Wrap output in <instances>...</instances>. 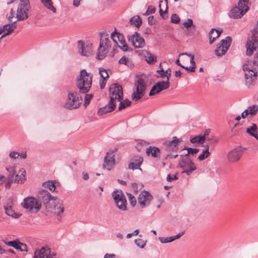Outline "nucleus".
<instances>
[{
  "label": "nucleus",
  "mask_w": 258,
  "mask_h": 258,
  "mask_svg": "<svg viewBox=\"0 0 258 258\" xmlns=\"http://www.w3.org/2000/svg\"><path fill=\"white\" fill-rule=\"evenodd\" d=\"M92 83V75L83 69L81 71L76 79V84L81 93L86 94L89 92Z\"/></svg>",
  "instance_id": "f257e3e1"
},
{
  "label": "nucleus",
  "mask_w": 258,
  "mask_h": 258,
  "mask_svg": "<svg viewBox=\"0 0 258 258\" xmlns=\"http://www.w3.org/2000/svg\"><path fill=\"white\" fill-rule=\"evenodd\" d=\"M111 41L108 35L106 32L100 34L99 47L97 50L96 58L99 60L103 59L108 52V48L111 47Z\"/></svg>",
  "instance_id": "f03ea898"
},
{
  "label": "nucleus",
  "mask_w": 258,
  "mask_h": 258,
  "mask_svg": "<svg viewBox=\"0 0 258 258\" xmlns=\"http://www.w3.org/2000/svg\"><path fill=\"white\" fill-rule=\"evenodd\" d=\"M68 97L63 104V107L70 110L75 109L79 108L82 103V99L78 96L76 92L67 91Z\"/></svg>",
  "instance_id": "7ed1b4c3"
},
{
  "label": "nucleus",
  "mask_w": 258,
  "mask_h": 258,
  "mask_svg": "<svg viewBox=\"0 0 258 258\" xmlns=\"http://www.w3.org/2000/svg\"><path fill=\"white\" fill-rule=\"evenodd\" d=\"M251 36L250 39H248L246 43V53L247 55H251L253 51L255 50L258 46V20L255 27L251 31Z\"/></svg>",
  "instance_id": "20e7f679"
},
{
  "label": "nucleus",
  "mask_w": 258,
  "mask_h": 258,
  "mask_svg": "<svg viewBox=\"0 0 258 258\" xmlns=\"http://www.w3.org/2000/svg\"><path fill=\"white\" fill-rule=\"evenodd\" d=\"M146 85L143 79L137 77L135 79V89L132 94V99L137 101L145 95Z\"/></svg>",
  "instance_id": "39448f33"
},
{
  "label": "nucleus",
  "mask_w": 258,
  "mask_h": 258,
  "mask_svg": "<svg viewBox=\"0 0 258 258\" xmlns=\"http://www.w3.org/2000/svg\"><path fill=\"white\" fill-rule=\"evenodd\" d=\"M243 71L244 72L245 83L248 88L252 86L257 79V70L256 68H250L246 63L243 65Z\"/></svg>",
  "instance_id": "423d86ee"
},
{
  "label": "nucleus",
  "mask_w": 258,
  "mask_h": 258,
  "mask_svg": "<svg viewBox=\"0 0 258 258\" xmlns=\"http://www.w3.org/2000/svg\"><path fill=\"white\" fill-rule=\"evenodd\" d=\"M30 8L29 0H21L17 8L16 17L17 21H24L29 17Z\"/></svg>",
  "instance_id": "0eeeda50"
},
{
  "label": "nucleus",
  "mask_w": 258,
  "mask_h": 258,
  "mask_svg": "<svg viewBox=\"0 0 258 258\" xmlns=\"http://www.w3.org/2000/svg\"><path fill=\"white\" fill-rule=\"evenodd\" d=\"M110 101L116 104V102L120 101L123 99L122 88L118 84H112L109 89Z\"/></svg>",
  "instance_id": "6e6552de"
},
{
  "label": "nucleus",
  "mask_w": 258,
  "mask_h": 258,
  "mask_svg": "<svg viewBox=\"0 0 258 258\" xmlns=\"http://www.w3.org/2000/svg\"><path fill=\"white\" fill-rule=\"evenodd\" d=\"M180 157L181 159L179 161L178 165L183 170L182 173H185L189 175L197 169V167L189 158L184 157L182 155Z\"/></svg>",
  "instance_id": "1a4fd4ad"
},
{
  "label": "nucleus",
  "mask_w": 258,
  "mask_h": 258,
  "mask_svg": "<svg viewBox=\"0 0 258 258\" xmlns=\"http://www.w3.org/2000/svg\"><path fill=\"white\" fill-rule=\"evenodd\" d=\"M22 206L32 213H37L41 209V203L33 197H28L21 203Z\"/></svg>",
  "instance_id": "9d476101"
},
{
  "label": "nucleus",
  "mask_w": 258,
  "mask_h": 258,
  "mask_svg": "<svg viewBox=\"0 0 258 258\" xmlns=\"http://www.w3.org/2000/svg\"><path fill=\"white\" fill-rule=\"evenodd\" d=\"M112 196L117 207L124 211L127 210V201L125 196L121 190H116L112 193Z\"/></svg>",
  "instance_id": "9b49d317"
},
{
  "label": "nucleus",
  "mask_w": 258,
  "mask_h": 258,
  "mask_svg": "<svg viewBox=\"0 0 258 258\" xmlns=\"http://www.w3.org/2000/svg\"><path fill=\"white\" fill-rule=\"evenodd\" d=\"M117 148H114L113 150H110L107 152L106 156L104 158V162L103 166L104 168L108 170H110L115 165V154L117 151Z\"/></svg>",
  "instance_id": "f8f14e48"
},
{
  "label": "nucleus",
  "mask_w": 258,
  "mask_h": 258,
  "mask_svg": "<svg viewBox=\"0 0 258 258\" xmlns=\"http://www.w3.org/2000/svg\"><path fill=\"white\" fill-rule=\"evenodd\" d=\"M36 199L39 203H43L47 208H50L49 202L51 200H55V198L52 197L47 190L42 189L38 192Z\"/></svg>",
  "instance_id": "ddd939ff"
},
{
  "label": "nucleus",
  "mask_w": 258,
  "mask_h": 258,
  "mask_svg": "<svg viewBox=\"0 0 258 258\" xmlns=\"http://www.w3.org/2000/svg\"><path fill=\"white\" fill-rule=\"evenodd\" d=\"M110 37L113 41L116 44H117L118 42H119L121 44V46H118L123 51H127L130 50L128 47L124 39L123 34L117 32L116 29L113 32L111 33Z\"/></svg>",
  "instance_id": "4468645a"
},
{
  "label": "nucleus",
  "mask_w": 258,
  "mask_h": 258,
  "mask_svg": "<svg viewBox=\"0 0 258 258\" xmlns=\"http://www.w3.org/2000/svg\"><path fill=\"white\" fill-rule=\"evenodd\" d=\"M153 199V197L148 191L143 190L139 195L138 202L142 209L149 205Z\"/></svg>",
  "instance_id": "2eb2a0df"
},
{
  "label": "nucleus",
  "mask_w": 258,
  "mask_h": 258,
  "mask_svg": "<svg viewBox=\"0 0 258 258\" xmlns=\"http://www.w3.org/2000/svg\"><path fill=\"white\" fill-rule=\"evenodd\" d=\"M243 155V151L240 147L235 148L229 151L227 155L228 161L230 163L238 162Z\"/></svg>",
  "instance_id": "dca6fc26"
},
{
  "label": "nucleus",
  "mask_w": 258,
  "mask_h": 258,
  "mask_svg": "<svg viewBox=\"0 0 258 258\" xmlns=\"http://www.w3.org/2000/svg\"><path fill=\"white\" fill-rule=\"evenodd\" d=\"M127 38L136 48H143L145 45L144 39L137 32H135L132 36H128Z\"/></svg>",
  "instance_id": "f3484780"
},
{
  "label": "nucleus",
  "mask_w": 258,
  "mask_h": 258,
  "mask_svg": "<svg viewBox=\"0 0 258 258\" xmlns=\"http://www.w3.org/2000/svg\"><path fill=\"white\" fill-rule=\"evenodd\" d=\"M170 86L169 81H159L152 87L149 96H153L160 93L161 91L168 89Z\"/></svg>",
  "instance_id": "a211bd4d"
},
{
  "label": "nucleus",
  "mask_w": 258,
  "mask_h": 258,
  "mask_svg": "<svg viewBox=\"0 0 258 258\" xmlns=\"http://www.w3.org/2000/svg\"><path fill=\"white\" fill-rule=\"evenodd\" d=\"M55 254L50 252V249L47 247H43L40 249L35 251L33 258H55L53 257Z\"/></svg>",
  "instance_id": "6ab92c4d"
},
{
  "label": "nucleus",
  "mask_w": 258,
  "mask_h": 258,
  "mask_svg": "<svg viewBox=\"0 0 258 258\" xmlns=\"http://www.w3.org/2000/svg\"><path fill=\"white\" fill-rule=\"evenodd\" d=\"M92 44H85L82 41L79 40L78 42V48L80 54L83 56H88L91 55L92 49Z\"/></svg>",
  "instance_id": "aec40b11"
},
{
  "label": "nucleus",
  "mask_w": 258,
  "mask_h": 258,
  "mask_svg": "<svg viewBox=\"0 0 258 258\" xmlns=\"http://www.w3.org/2000/svg\"><path fill=\"white\" fill-rule=\"evenodd\" d=\"M181 141V139H178L176 137H173L171 141H167L164 143L165 151L167 152L177 151V146Z\"/></svg>",
  "instance_id": "412c9836"
},
{
  "label": "nucleus",
  "mask_w": 258,
  "mask_h": 258,
  "mask_svg": "<svg viewBox=\"0 0 258 258\" xmlns=\"http://www.w3.org/2000/svg\"><path fill=\"white\" fill-rule=\"evenodd\" d=\"M116 103L112 102H111V101H109L108 103L102 107H101L98 111V114L99 116L103 115L107 113H109L113 111L115 108H116Z\"/></svg>",
  "instance_id": "4be33fe9"
},
{
  "label": "nucleus",
  "mask_w": 258,
  "mask_h": 258,
  "mask_svg": "<svg viewBox=\"0 0 258 258\" xmlns=\"http://www.w3.org/2000/svg\"><path fill=\"white\" fill-rule=\"evenodd\" d=\"M247 12V9L242 11L237 6H235L230 10L229 16L234 19H239L241 18Z\"/></svg>",
  "instance_id": "5701e85b"
},
{
  "label": "nucleus",
  "mask_w": 258,
  "mask_h": 258,
  "mask_svg": "<svg viewBox=\"0 0 258 258\" xmlns=\"http://www.w3.org/2000/svg\"><path fill=\"white\" fill-rule=\"evenodd\" d=\"M184 233V231H181L176 235L171 236L169 237H160L159 240L162 243H166L171 242L175 239H178L182 236Z\"/></svg>",
  "instance_id": "b1692460"
},
{
  "label": "nucleus",
  "mask_w": 258,
  "mask_h": 258,
  "mask_svg": "<svg viewBox=\"0 0 258 258\" xmlns=\"http://www.w3.org/2000/svg\"><path fill=\"white\" fill-rule=\"evenodd\" d=\"M232 42V39L230 36H227L225 39L220 41L219 45L223 48V52H226L229 49Z\"/></svg>",
  "instance_id": "393cba45"
},
{
  "label": "nucleus",
  "mask_w": 258,
  "mask_h": 258,
  "mask_svg": "<svg viewBox=\"0 0 258 258\" xmlns=\"http://www.w3.org/2000/svg\"><path fill=\"white\" fill-rule=\"evenodd\" d=\"M137 164H136L134 162H131L128 164V168L134 170L135 169H139L142 171L140 166L143 162V158L141 156H137Z\"/></svg>",
  "instance_id": "a878e982"
},
{
  "label": "nucleus",
  "mask_w": 258,
  "mask_h": 258,
  "mask_svg": "<svg viewBox=\"0 0 258 258\" xmlns=\"http://www.w3.org/2000/svg\"><path fill=\"white\" fill-rule=\"evenodd\" d=\"M146 153L148 155H151L152 157L159 158L161 151L157 147L150 146L147 148Z\"/></svg>",
  "instance_id": "bb28decb"
},
{
  "label": "nucleus",
  "mask_w": 258,
  "mask_h": 258,
  "mask_svg": "<svg viewBox=\"0 0 258 258\" xmlns=\"http://www.w3.org/2000/svg\"><path fill=\"white\" fill-rule=\"evenodd\" d=\"M168 0H161L159 2V13L163 17V14L167 12Z\"/></svg>",
  "instance_id": "cd10ccee"
},
{
  "label": "nucleus",
  "mask_w": 258,
  "mask_h": 258,
  "mask_svg": "<svg viewBox=\"0 0 258 258\" xmlns=\"http://www.w3.org/2000/svg\"><path fill=\"white\" fill-rule=\"evenodd\" d=\"M145 60L148 64H154L157 61V57L150 52H146L145 54Z\"/></svg>",
  "instance_id": "c85d7f7f"
},
{
  "label": "nucleus",
  "mask_w": 258,
  "mask_h": 258,
  "mask_svg": "<svg viewBox=\"0 0 258 258\" xmlns=\"http://www.w3.org/2000/svg\"><path fill=\"white\" fill-rule=\"evenodd\" d=\"M5 213L7 215L17 219L20 217V215L15 212L11 206L5 207Z\"/></svg>",
  "instance_id": "c756f323"
},
{
  "label": "nucleus",
  "mask_w": 258,
  "mask_h": 258,
  "mask_svg": "<svg viewBox=\"0 0 258 258\" xmlns=\"http://www.w3.org/2000/svg\"><path fill=\"white\" fill-rule=\"evenodd\" d=\"M203 146L205 147V149H204L203 151L202 154H201L198 157V159L200 161H202L205 159L206 158H208L210 154V153L209 152V147L208 145L207 144L206 146L204 145Z\"/></svg>",
  "instance_id": "7c9ffc66"
},
{
  "label": "nucleus",
  "mask_w": 258,
  "mask_h": 258,
  "mask_svg": "<svg viewBox=\"0 0 258 258\" xmlns=\"http://www.w3.org/2000/svg\"><path fill=\"white\" fill-rule=\"evenodd\" d=\"M4 242L7 245L12 246L17 250H21L20 248V242L18 239L8 242L4 241Z\"/></svg>",
  "instance_id": "2f4dec72"
},
{
  "label": "nucleus",
  "mask_w": 258,
  "mask_h": 258,
  "mask_svg": "<svg viewBox=\"0 0 258 258\" xmlns=\"http://www.w3.org/2000/svg\"><path fill=\"white\" fill-rule=\"evenodd\" d=\"M119 64H123L127 66L128 67L132 68L134 67V64L131 59L128 57L122 56L118 60Z\"/></svg>",
  "instance_id": "473e14b6"
},
{
  "label": "nucleus",
  "mask_w": 258,
  "mask_h": 258,
  "mask_svg": "<svg viewBox=\"0 0 258 258\" xmlns=\"http://www.w3.org/2000/svg\"><path fill=\"white\" fill-rule=\"evenodd\" d=\"M41 3L49 10L52 11L53 13H56V10L53 6L51 0H40Z\"/></svg>",
  "instance_id": "72a5a7b5"
},
{
  "label": "nucleus",
  "mask_w": 258,
  "mask_h": 258,
  "mask_svg": "<svg viewBox=\"0 0 258 258\" xmlns=\"http://www.w3.org/2000/svg\"><path fill=\"white\" fill-rule=\"evenodd\" d=\"M249 3V0H239L237 7L242 11L247 9L248 11L249 9L248 6Z\"/></svg>",
  "instance_id": "f704fd0d"
},
{
  "label": "nucleus",
  "mask_w": 258,
  "mask_h": 258,
  "mask_svg": "<svg viewBox=\"0 0 258 258\" xmlns=\"http://www.w3.org/2000/svg\"><path fill=\"white\" fill-rule=\"evenodd\" d=\"M130 22L132 24H134L137 27L139 28L141 25L142 21L140 17L136 16L131 19Z\"/></svg>",
  "instance_id": "c9c22d12"
},
{
  "label": "nucleus",
  "mask_w": 258,
  "mask_h": 258,
  "mask_svg": "<svg viewBox=\"0 0 258 258\" xmlns=\"http://www.w3.org/2000/svg\"><path fill=\"white\" fill-rule=\"evenodd\" d=\"M43 186L45 187H47L49 190L54 191L55 189V181L52 180H49L47 182H45L43 183Z\"/></svg>",
  "instance_id": "e433bc0d"
},
{
  "label": "nucleus",
  "mask_w": 258,
  "mask_h": 258,
  "mask_svg": "<svg viewBox=\"0 0 258 258\" xmlns=\"http://www.w3.org/2000/svg\"><path fill=\"white\" fill-rule=\"evenodd\" d=\"M119 102L120 103L118 107V110L119 111L123 109H124L126 107L130 106V105L131 104V101L127 99H126L122 101L121 100Z\"/></svg>",
  "instance_id": "4c0bfd02"
},
{
  "label": "nucleus",
  "mask_w": 258,
  "mask_h": 258,
  "mask_svg": "<svg viewBox=\"0 0 258 258\" xmlns=\"http://www.w3.org/2000/svg\"><path fill=\"white\" fill-rule=\"evenodd\" d=\"M16 21L12 23L6 24L4 25V27L5 28V31L6 32H9L10 31L11 33L14 32V30L17 28V26L15 24Z\"/></svg>",
  "instance_id": "58836bf2"
},
{
  "label": "nucleus",
  "mask_w": 258,
  "mask_h": 258,
  "mask_svg": "<svg viewBox=\"0 0 258 258\" xmlns=\"http://www.w3.org/2000/svg\"><path fill=\"white\" fill-rule=\"evenodd\" d=\"M246 110H248L249 114L254 116L256 114L258 111V105H253L252 106H249Z\"/></svg>",
  "instance_id": "ea45409f"
},
{
  "label": "nucleus",
  "mask_w": 258,
  "mask_h": 258,
  "mask_svg": "<svg viewBox=\"0 0 258 258\" xmlns=\"http://www.w3.org/2000/svg\"><path fill=\"white\" fill-rule=\"evenodd\" d=\"M257 128V127L256 124L255 123H252L251 126L247 128L246 133L253 137H255V135L256 134L253 132L256 131Z\"/></svg>",
  "instance_id": "a19ab883"
},
{
  "label": "nucleus",
  "mask_w": 258,
  "mask_h": 258,
  "mask_svg": "<svg viewBox=\"0 0 258 258\" xmlns=\"http://www.w3.org/2000/svg\"><path fill=\"white\" fill-rule=\"evenodd\" d=\"M215 30L216 29L212 28L209 33V42L210 44H212L214 41L219 37L218 36H216V34H214Z\"/></svg>",
  "instance_id": "79ce46f5"
},
{
  "label": "nucleus",
  "mask_w": 258,
  "mask_h": 258,
  "mask_svg": "<svg viewBox=\"0 0 258 258\" xmlns=\"http://www.w3.org/2000/svg\"><path fill=\"white\" fill-rule=\"evenodd\" d=\"M130 204L133 207H135L137 204L136 198L131 194L126 193Z\"/></svg>",
  "instance_id": "37998d69"
},
{
  "label": "nucleus",
  "mask_w": 258,
  "mask_h": 258,
  "mask_svg": "<svg viewBox=\"0 0 258 258\" xmlns=\"http://www.w3.org/2000/svg\"><path fill=\"white\" fill-rule=\"evenodd\" d=\"M199 151V149L189 148L188 149V152L185 154L184 157H188L190 155H194L198 153Z\"/></svg>",
  "instance_id": "c03bdc74"
},
{
  "label": "nucleus",
  "mask_w": 258,
  "mask_h": 258,
  "mask_svg": "<svg viewBox=\"0 0 258 258\" xmlns=\"http://www.w3.org/2000/svg\"><path fill=\"white\" fill-rule=\"evenodd\" d=\"M99 74L101 78L103 80H105V79L109 77L107 71L103 68L99 69Z\"/></svg>",
  "instance_id": "a18cd8bd"
},
{
  "label": "nucleus",
  "mask_w": 258,
  "mask_h": 258,
  "mask_svg": "<svg viewBox=\"0 0 258 258\" xmlns=\"http://www.w3.org/2000/svg\"><path fill=\"white\" fill-rule=\"evenodd\" d=\"M54 210L56 215L58 216H60L61 214H62L64 211V208L60 206H58L57 205H55L54 206Z\"/></svg>",
  "instance_id": "49530a36"
},
{
  "label": "nucleus",
  "mask_w": 258,
  "mask_h": 258,
  "mask_svg": "<svg viewBox=\"0 0 258 258\" xmlns=\"http://www.w3.org/2000/svg\"><path fill=\"white\" fill-rule=\"evenodd\" d=\"M155 12V8L154 6L150 5L148 6V9L143 14L144 15L148 16L150 14H154Z\"/></svg>",
  "instance_id": "de8ad7c7"
},
{
  "label": "nucleus",
  "mask_w": 258,
  "mask_h": 258,
  "mask_svg": "<svg viewBox=\"0 0 258 258\" xmlns=\"http://www.w3.org/2000/svg\"><path fill=\"white\" fill-rule=\"evenodd\" d=\"M135 242L138 246L141 248H143L146 245V242H145L142 239H137L135 240Z\"/></svg>",
  "instance_id": "09e8293b"
},
{
  "label": "nucleus",
  "mask_w": 258,
  "mask_h": 258,
  "mask_svg": "<svg viewBox=\"0 0 258 258\" xmlns=\"http://www.w3.org/2000/svg\"><path fill=\"white\" fill-rule=\"evenodd\" d=\"M223 48L221 46L218 45L217 48L215 50V54L218 56H221L224 54L226 52H223Z\"/></svg>",
  "instance_id": "8fccbe9b"
},
{
  "label": "nucleus",
  "mask_w": 258,
  "mask_h": 258,
  "mask_svg": "<svg viewBox=\"0 0 258 258\" xmlns=\"http://www.w3.org/2000/svg\"><path fill=\"white\" fill-rule=\"evenodd\" d=\"M180 21V18L176 14H173L171 16V22L174 24H178Z\"/></svg>",
  "instance_id": "3c124183"
},
{
  "label": "nucleus",
  "mask_w": 258,
  "mask_h": 258,
  "mask_svg": "<svg viewBox=\"0 0 258 258\" xmlns=\"http://www.w3.org/2000/svg\"><path fill=\"white\" fill-rule=\"evenodd\" d=\"M92 97L93 95L92 94H86L84 101V105L86 106L88 105L89 104Z\"/></svg>",
  "instance_id": "603ef678"
},
{
  "label": "nucleus",
  "mask_w": 258,
  "mask_h": 258,
  "mask_svg": "<svg viewBox=\"0 0 258 258\" xmlns=\"http://www.w3.org/2000/svg\"><path fill=\"white\" fill-rule=\"evenodd\" d=\"M168 70L164 71L163 69L157 71V73L160 75L159 77L163 78L166 77V74H167Z\"/></svg>",
  "instance_id": "864d4df0"
},
{
  "label": "nucleus",
  "mask_w": 258,
  "mask_h": 258,
  "mask_svg": "<svg viewBox=\"0 0 258 258\" xmlns=\"http://www.w3.org/2000/svg\"><path fill=\"white\" fill-rule=\"evenodd\" d=\"M183 25L186 28L191 27L193 25L192 20L191 19H188L186 22L183 23Z\"/></svg>",
  "instance_id": "5fc2aeb1"
},
{
  "label": "nucleus",
  "mask_w": 258,
  "mask_h": 258,
  "mask_svg": "<svg viewBox=\"0 0 258 258\" xmlns=\"http://www.w3.org/2000/svg\"><path fill=\"white\" fill-rule=\"evenodd\" d=\"M9 157L12 159H16L19 157V153L16 151H13L10 152Z\"/></svg>",
  "instance_id": "6e6d98bb"
},
{
  "label": "nucleus",
  "mask_w": 258,
  "mask_h": 258,
  "mask_svg": "<svg viewBox=\"0 0 258 258\" xmlns=\"http://www.w3.org/2000/svg\"><path fill=\"white\" fill-rule=\"evenodd\" d=\"M177 179H178V177L176 175H171L170 174H168L166 178V180L168 182H171L174 180Z\"/></svg>",
  "instance_id": "4d7b16f0"
},
{
  "label": "nucleus",
  "mask_w": 258,
  "mask_h": 258,
  "mask_svg": "<svg viewBox=\"0 0 258 258\" xmlns=\"http://www.w3.org/2000/svg\"><path fill=\"white\" fill-rule=\"evenodd\" d=\"M6 169L11 174V172H13L12 174V177H13L16 173V171L15 169V168L13 167H7Z\"/></svg>",
  "instance_id": "13d9d810"
},
{
  "label": "nucleus",
  "mask_w": 258,
  "mask_h": 258,
  "mask_svg": "<svg viewBox=\"0 0 258 258\" xmlns=\"http://www.w3.org/2000/svg\"><path fill=\"white\" fill-rule=\"evenodd\" d=\"M20 177H21L23 180H25V174H26V171L24 168H21L20 169L18 174Z\"/></svg>",
  "instance_id": "bf43d9fd"
},
{
  "label": "nucleus",
  "mask_w": 258,
  "mask_h": 258,
  "mask_svg": "<svg viewBox=\"0 0 258 258\" xmlns=\"http://www.w3.org/2000/svg\"><path fill=\"white\" fill-rule=\"evenodd\" d=\"M206 141H207L210 143H215L218 141V140L214 136H212L206 138Z\"/></svg>",
  "instance_id": "052dcab7"
},
{
  "label": "nucleus",
  "mask_w": 258,
  "mask_h": 258,
  "mask_svg": "<svg viewBox=\"0 0 258 258\" xmlns=\"http://www.w3.org/2000/svg\"><path fill=\"white\" fill-rule=\"evenodd\" d=\"M181 68L185 69L186 71H189L190 72H195L196 69V66H190L189 67H185V66H181Z\"/></svg>",
  "instance_id": "680f3d73"
},
{
  "label": "nucleus",
  "mask_w": 258,
  "mask_h": 258,
  "mask_svg": "<svg viewBox=\"0 0 258 258\" xmlns=\"http://www.w3.org/2000/svg\"><path fill=\"white\" fill-rule=\"evenodd\" d=\"M148 23L151 25H154L155 24L156 21L154 19V17L153 16H149L148 19Z\"/></svg>",
  "instance_id": "e2e57ef3"
},
{
  "label": "nucleus",
  "mask_w": 258,
  "mask_h": 258,
  "mask_svg": "<svg viewBox=\"0 0 258 258\" xmlns=\"http://www.w3.org/2000/svg\"><path fill=\"white\" fill-rule=\"evenodd\" d=\"M20 248L21 250H19L20 251H27V246L25 243L20 242Z\"/></svg>",
  "instance_id": "0e129e2a"
},
{
  "label": "nucleus",
  "mask_w": 258,
  "mask_h": 258,
  "mask_svg": "<svg viewBox=\"0 0 258 258\" xmlns=\"http://www.w3.org/2000/svg\"><path fill=\"white\" fill-rule=\"evenodd\" d=\"M13 179L11 178H8L7 182L6 184L5 187L6 189H9L11 187V184L13 182Z\"/></svg>",
  "instance_id": "69168bd1"
},
{
  "label": "nucleus",
  "mask_w": 258,
  "mask_h": 258,
  "mask_svg": "<svg viewBox=\"0 0 258 258\" xmlns=\"http://www.w3.org/2000/svg\"><path fill=\"white\" fill-rule=\"evenodd\" d=\"M99 82H100V88L101 89H103L105 87V84H106L105 80L102 79V80H101L100 79Z\"/></svg>",
  "instance_id": "338daca9"
},
{
  "label": "nucleus",
  "mask_w": 258,
  "mask_h": 258,
  "mask_svg": "<svg viewBox=\"0 0 258 258\" xmlns=\"http://www.w3.org/2000/svg\"><path fill=\"white\" fill-rule=\"evenodd\" d=\"M115 254L114 253L108 254L106 253L105 254L104 258H115Z\"/></svg>",
  "instance_id": "774afa93"
}]
</instances>
